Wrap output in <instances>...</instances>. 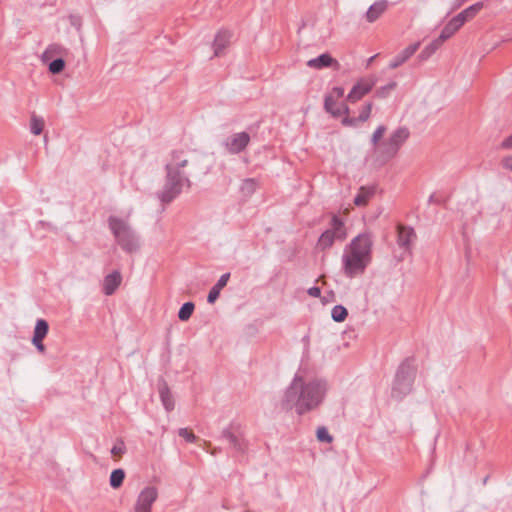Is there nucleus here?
I'll return each instance as SVG.
<instances>
[{
    "mask_svg": "<svg viewBox=\"0 0 512 512\" xmlns=\"http://www.w3.org/2000/svg\"><path fill=\"white\" fill-rule=\"evenodd\" d=\"M9 224L13 225V220L9 221V220H5L4 222V228H7L9 226Z\"/></svg>",
    "mask_w": 512,
    "mask_h": 512,
    "instance_id": "obj_47",
    "label": "nucleus"
},
{
    "mask_svg": "<svg viewBox=\"0 0 512 512\" xmlns=\"http://www.w3.org/2000/svg\"><path fill=\"white\" fill-rule=\"evenodd\" d=\"M229 277H230V274L229 273H226V274H223L220 279L218 280V282L214 285L217 289L221 290L223 289L228 280H229Z\"/></svg>",
    "mask_w": 512,
    "mask_h": 512,
    "instance_id": "obj_38",
    "label": "nucleus"
},
{
    "mask_svg": "<svg viewBox=\"0 0 512 512\" xmlns=\"http://www.w3.org/2000/svg\"><path fill=\"white\" fill-rule=\"evenodd\" d=\"M69 18H70L71 25L74 26L76 30H79L80 26H81L80 17L71 15Z\"/></svg>",
    "mask_w": 512,
    "mask_h": 512,
    "instance_id": "obj_40",
    "label": "nucleus"
},
{
    "mask_svg": "<svg viewBox=\"0 0 512 512\" xmlns=\"http://www.w3.org/2000/svg\"><path fill=\"white\" fill-rule=\"evenodd\" d=\"M502 165H503L504 168L512 171V156L505 157L502 160Z\"/></svg>",
    "mask_w": 512,
    "mask_h": 512,
    "instance_id": "obj_42",
    "label": "nucleus"
},
{
    "mask_svg": "<svg viewBox=\"0 0 512 512\" xmlns=\"http://www.w3.org/2000/svg\"><path fill=\"white\" fill-rule=\"evenodd\" d=\"M308 294L311 296V297H319L320 294H321V290L319 287H311L308 289Z\"/></svg>",
    "mask_w": 512,
    "mask_h": 512,
    "instance_id": "obj_44",
    "label": "nucleus"
},
{
    "mask_svg": "<svg viewBox=\"0 0 512 512\" xmlns=\"http://www.w3.org/2000/svg\"><path fill=\"white\" fill-rule=\"evenodd\" d=\"M462 26L452 18L442 29L440 33V42H444L452 37Z\"/></svg>",
    "mask_w": 512,
    "mask_h": 512,
    "instance_id": "obj_20",
    "label": "nucleus"
},
{
    "mask_svg": "<svg viewBox=\"0 0 512 512\" xmlns=\"http://www.w3.org/2000/svg\"><path fill=\"white\" fill-rule=\"evenodd\" d=\"M346 238V229L343 221L337 216L331 220V228L324 231L318 239L317 248L324 251L334 244L335 240H344Z\"/></svg>",
    "mask_w": 512,
    "mask_h": 512,
    "instance_id": "obj_6",
    "label": "nucleus"
},
{
    "mask_svg": "<svg viewBox=\"0 0 512 512\" xmlns=\"http://www.w3.org/2000/svg\"><path fill=\"white\" fill-rule=\"evenodd\" d=\"M194 308H195V306H194V303H192V302H187V303L183 304V306L180 308L179 313H178L179 319L181 321H187L191 317V315L194 311Z\"/></svg>",
    "mask_w": 512,
    "mask_h": 512,
    "instance_id": "obj_28",
    "label": "nucleus"
},
{
    "mask_svg": "<svg viewBox=\"0 0 512 512\" xmlns=\"http://www.w3.org/2000/svg\"><path fill=\"white\" fill-rule=\"evenodd\" d=\"M158 497L155 487L145 488L138 496L135 512H151V506Z\"/></svg>",
    "mask_w": 512,
    "mask_h": 512,
    "instance_id": "obj_10",
    "label": "nucleus"
},
{
    "mask_svg": "<svg viewBox=\"0 0 512 512\" xmlns=\"http://www.w3.org/2000/svg\"><path fill=\"white\" fill-rule=\"evenodd\" d=\"M388 9L387 0H378L374 2L367 10L365 18L367 22L373 23L378 20Z\"/></svg>",
    "mask_w": 512,
    "mask_h": 512,
    "instance_id": "obj_12",
    "label": "nucleus"
},
{
    "mask_svg": "<svg viewBox=\"0 0 512 512\" xmlns=\"http://www.w3.org/2000/svg\"><path fill=\"white\" fill-rule=\"evenodd\" d=\"M397 86V83L396 82H391L383 87H380L379 89L376 90L375 92V96L378 97V98H385L389 95V93L394 90Z\"/></svg>",
    "mask_w": 512,
    "mask_h": 512,
    "instance_id": "obj_31",
    "label": "nucleus"
},
{
    "mask_svg": "<svg viewBox=\"0 0 512 512\" xmlns=\"http://www.w3.org/2000/svg\"><path fill=\"white\" fill-rule=\"evenodd\" d=\"M48 71L53 74H60L64 71V58L58 57L48 63Z\"/></svg>",
    "mask_w": 512,
    "mask_h": 512,
    "instance_id": "obj_27",
    "label": "nucleus"
},
{
    "mask_svg": "<svg viewBox=\"0 0 512 512\" xmlns=\"http://www.w3.org/2000/svg\"><path fill=\"white\" fill-rule=\"evenodd\" d=\"M398 232V245L402 248L409 249L412 241L415 239L416 235L411 227H407L402 224L397 225Z\"/></svg>",
    "mask_w": 512,
    "mask_h": 512,
    "instance_id": "obj_13",
    "label": "nucleus"
},
{
    "mask_svg": "<svg viewBox=\"0 0 512 512\" xmlns=\"http://www.w3.org/2000/svg\"><path fill=\"white\" fill-rule=\"evenodd\" d=\"M48 332H49V324H48V322L45 319H43V318H39V319H37V321L35 323V327H34L32 338L45 339L47 334H48Z\"/></svg>",
    "mask_w": 512,
    "mask_h": 512,
    "instance_id": "obj_22",
    "label": "nucleus"
},
{
    "mask_svg": "<svg viewBox=\"0 0 512 512\" xmlns=\"http://www.w3.org/2000/svg\"><path fill=\"white\" fill-rule=\"evenodd\" d=\"M428 49H430V47H426V48H425V49H424V50L419 54L418 58H419L421 61L428 59V58L432 55V53H430V51H429Z\"/></svg>",
    "mask_w": 512,
    "mask_h": 512,
    "instance_id": "obj_45",
    "label": "nucleus"
},
{
    "mask_svg": "<svg viewBox=\"0 0 512 512\" xmlns=\"http://www.w3.org/2000/svg\"><path fill=\"white\" fill-rule=\"evenodd\" d=\"M373 190L365 187H361L358 194L354 199V203L357 206H364L368 203L369 199L373 195Z\"/></svg>",
    "mask_w": 512,
    "mask_h": 512,
    "instance_id": "obj_23",
    "label": "nucleus"
},
{
    "mask_svg": "<svg viewBox=\"0 0 512 512\" xmlns=\"http://www.w3.org/2000/svg\"><path fill=\"white\" fill-rule=\"evenodd\" d=\"M325 387L321 382L314 381L304 384L302 380V388L297 403V413L302 415L316 408L322 401Z\"/></svg>",
    "mask_w": 512,
    "mask_h": 512,
    "instance_id": "obj_4",
    "label": "nucleus"
},
{
    "mask_svg": "<svg viewBox=\"0 0 512 512\" xmlns=\"http://www.w3.org/2000/svg\"><path fill=\"white\" fill-rule=\"evenodd\" d=\"M230 38H231V35L230 33L224 31V32H219L216 37H215V40H214V44H213V47H214V55L215 56H220L222 55L223 51L229 46L230 44Z\"/></svg>",
    "mask_w": 512,
    "mask_h": 512,
    "instance_id": "obj_19",
    "label": "nucleus"
},
{
    "mask_svg": "<svg viewBox=\"0 0 512 512\" xmlns=\"http://www.w3.org/2000/svg\"><path fill=\"white\" fill-rule=\"evenodd\" d=\"M44 130V120L36 116L34 113L31 116L30 131L34 135H40Z\"/></svg>",
    "mask_w": 512,
    "mask_h": 512,
    "instance_id": "obj_25",
    "label": "nucleus"
},
{
    "mask_svg": "<svg viewBox=\"0 0 512 512\" xmlns=\"http://www.w3.org/2000/svg\"><path fill=\"white\" fill-rule=\"evenodd\" d=\"M220 291L221 290H219L215 286H213L208 294V298H207L208 302L214 303L216 301V299L219 297Z\"/></svg>",
    "mask_w": 512,
    "mask_h": 512,
    "instance_id": "obj_39",
    "label": "nucleus"
},
{
    "mask_svg": "<svg viewBox=\"0 0 512 512\" xmlns=\"http://www.w3.org/2000/svg\"><path fill=\"white\" fill-rule=\"evenodd\" d=\"M408 137L407 128H398L386 141L378 144L374 150L376 164L381 166L394 158Z\"/></svg>",
    "mask_w": 512,
    "mask_h": 512,
    "instance_id": "obj_3",
    "label": "nucleus"
},
{
    "mask_svg": "<svg viewBox=\"0 0 512 512\" xmlns=\"http://www.w3.org/2000/svg\"><path fill=\"white\" fill-rule=\"evenodd\" d=\"M443 42H440V38H438L437 40L433 41L428 47H430V49H428L430 51V53H434L439 47L440 45L442 44Z\"/></svg>",
    "mask_w": 512,
    "mask_h": 512,
    "instance_id": "obj_41",
    "label": "nucleus"
},
{
    "mask_svg": "<svg viewBox=\"0 0 512 512\" xmlns=\"http://www.w3.org/2000/svg\"><path fill=\"white\" fill-rule=\"evenodd\" d=\"M419 46V43H414L406 47L390 62L389 67L391 69H396L404 64L411 56L416 53V51L419 49Z\"/></svg>",
    "mask_w": 512,
    "mask_h": 512,
    "instance_id": "obj_15",
    "label": "nucleus"
},
{
    "mask_svg": "<svg viewBox=\"0 0 512 512\" xmlns=\"http://www.w3.org/2000/svg\"><path fill=\"white\" fill-rule=\"evenodd\" d=\"M316 436L320 442L331 443L333 440V437L328 433L325 427H319L317 429Z\"/></svg>",
    "mask_w": 512,
    "mask_h": 512,
    "instance_id": "obj_32",
    "label": "nucleus"
},
{
    "mask_svg": "<svg viewBox=\"0 0 512 512\" xmlns=\"http://www.w3.org/2000/svg\"><path fill=\"white\" fill-rule=\"evenodd\" d=\"M230 440H231L232 442H236V439H235V437H234L233 435H230Z\"/></svg>",
    "mask_w": 512,
    "mask_h": 512,
    "instance_id": "obj_48",
    "label": "nucleus"
},
{
    "mask_svg": "<svg viewBox=\"0 0 512 512\" xmlns=\"http://www.w3.org/2000/svg\"><path fill=\"white\" fill-rule=\"evenodd\" d=\"M333 94L336 95V99H339L344 95V89L341 87H335L333 89Z\"/></svg>",
    "mask_w": 512,
    "mask_h": 512,
    "instance_id": "obj_46",
    "label": "nucleus"
},
{
    "mask_svg": "<svg viewBox=\"0 0 512 512\" xmlns=\"http://www.w3.org/2000/svg\"><path fill=\"white\" fill-rule=\"evenodd\" d=\"M179 435L181 437H183L187 442H194L196 439V436L194 435V433L187 428L180 429Z\"/></svg>",
    "mask_w": 512,
    "mask_h": 512,
    "instance_id": "obj_36",
    "label": "nucleus"
},
{
    "mask_svg": "<svg viewBox=\"0 0 512 512\" xmlns=\"http://www.w3.org/2000/svg\"><path fill=\"white\" fill-rule=\"evenodd\" d=\"M371 111H372V103H367L361 110L359 116L357 119L355 118H351L349 119L348 117H346L344 119V123H350V124H355L357 121H360V122H365L369 119L370 117V114H371Z\"/></svg>",
    "mask_w": 512,
    "mask_h": 512,
    "instance_id": "obj_24",
    "label": "nucleus"
},
{
    "mask_svg": "<svg viewBox=\"0 0 512 512\" xmlns=\"http://www.w3.org/2000/svg\"><path fill=\"white\" fill-rule=\"evenodd\" d=\"M501 148L512 149V134L501 143Z\"/></svg>",
    "mask_w": 512,
    "mask_h": 512,
    "instance_id": "obj_43",
    "label": "nucleus"
},
{
    "mask_svg": "<svg viewBox=\"0 0 512 512\" xmlns=\"http://www.w3.org/2000/svg\"><path fill=\"white\" fill-rule=\"evenodd\" d=\"M307 66L313 69H322L325 67L335 66L337 69L339 68V63L336 59H334L330 54L324 53L318 56L317 58L310 59L307 62Z\"/></svg>",
    "mask_w": 512,
    "mask_h": 512,
    "instance_id": "obj_14",
    "label": "nucleus"
},
{
    "mask_svg": "<svg viewBox=\"0 0 512 512\" xmlns=\"http://www.w3.org/2000/svg\"><path fill=\"white\" fill-rule=\"evenodd\" d=\"M122 281L121 274L118 271H114L108 274L104 278L103 291L106 295H112L116 289L120 286Z\"/></svg>",
    "mask_w": 512,
    "mask_h": 512,
    "instance_id": "obj_18",
    "label": "nucleus"
},
{
    "mask_svg": "<svg viewBox=\"0 0 512 512\" xmlns=\"http://www.w3.org/2000/svg\"><path fill=\"white\" fill-rule=\"evenodd\" d=\"M414 380V370L409 363L404 362L400 365L393 387V395L397 398L409 393Z\"/></svg>",
    "mask_w": 512,
    "mask_h": 512,
    "instance_id": "obj_7",
    "label": "nucleus"
},
{
    "mask_svg": "<svg viewBox=\"0 0 512 512\" xmlns=\"http://www.w3.org/2000/svg\"><path fill=\"white\" fill-rule=\"evenodd\" d=\"M332 318L334 321L336 322H343L347 315H348V312H347V309L341 305H336L333 309H332Z\"/></svg>",
    "mask_w": 512,
    "mask_h": 512,
    "instance_id": "obj_29",
    "label": "nucleus"
},
{
    "mask_svg": "<svg viewBox=\"0 0 512 512\" xmlns=\"http://www.w3.org/2000/svg\"><path fill=\"white\" fill-rule=\"evenodd\" d=\"M125 478V472L123 469H115L112 471L110 475V485L113 488H119Z\"/></svg>",
    "mask_w": 512,
    "mask_h": 512,
    "instance_id": "obj_26",
    "label": "nucleus"
},
{
    "mask_svg": "<svg viewBox=\"0 0 512 512\" xmlns=\"http://www.w3.org/2000/svg\"><path fill=\"white\" fill-rule=\"evenodd\" d=\"M324 107L327 112L332 114L334 117H339L342 114H347L349 109L344 104H339L337 99H335L332 95H329L325 98Z\"/></svg>",
    "mask_w": 512,
    "mask_h": 512,
    "instance_id": "obj_17",
    "label": "nucleus"
},
{
    "mask_svg": "<svg viewBox=\"0 0 512 512\" xmlns=\"http://www.w3.org/2000/svg\"><path fill=\"white\" fill-rule=\"evenodd\" d=\"M56 53V46L50 45L42 54L41 59L43 63H49L53 54Z\"/></svg>",
    "mask_w": 512,
    "mask_h": 512,
    "instance_id": "obj_35",
    "label": "nucleus"
},
{
    "mask_svg": "<svg viewBox=\"0 0 512 512\" xmlns=\"http://www.w3.org/2000/svg\"><path fill=\"white\" fill-rule=\"evenodd\" d=\"M159 394L161 401L166 408L167 411H171L174 409V400L169 390V387L166 383L159 388Z\"/></svg>",
    "mask_w": 512,
    "mask_h": 512,
    "instance_id": "obj_21",
    "label": "nucleus"
},
{
    "mask_svg": "<svg viewBox=\"0 0 512 512\" xmlns=\"http://www.w3.org/2000/svg\"><path fill=\"white\" fill-rule=\"evenodd\" d=\"M43 340L44 339H40V338H32V344L35 346V348L37 349V351L41 354H43L46 350V347L43 343Z\"/></svg>",
    "mask_w": 512,
    "mask_h": 512,
    "instance_id": "obj_37",
    "label": "nucleus"
},
{
    "mask_svg": "<svg viewBox=\"0 0 512 512\" xmlns=\"http://www.w3.org/2000/svg\"><path fill=\"white\" fill-rule=\"evenodd\" d=\"M373 241L369 233L359 234L345 248L342 262L347 277L353 278L364 273L372 260Z\"/></svg>",
    "mask_w": 512,
    "mask_h": 512,
    "instance_id": "obj_1",
    "label": "nucleus"
},
{
    "mask_svg": "<svg viewBox=\"0 0 512 512\" xmlns=\"http://www.w3.org/2000/svg\"><path fill=\"white\" fill-rule=\"evenodd\" d=\"M302 388V377L296 376L291 385L285 391L283 400L281 402V408L285 411H290L295 407L297 409L298 397L300 395V389Z\"/></svg>",
    "mask_w": 512,
    "mask_h": 512,
    "instance_id": "obj_9",
    "label": "nucleus"
},
{
    "mask_svg": "<svg viewBox=\"0 0 512 512\" xmlns=\"http://www.w3.org/2000/svg\"><path fill=\"white\" fill-rule=\"evenodd\" d=\"M125 444L123 441H119L117 444L113 446L111 449V454L117 459L121 458L122 455L125 453Z\"/></svg>",
    "mask_w": 512,
    "mask_h": 512,
    "instance_id": "obj_33",
    "label": "nucleus"
},
{
    "mask_svg": "<svg viewBox=\"0 0 512 512\" xmlns=\"http://www.w3.org/2000/svg\"><path fill=\"white\" fill-rule=\"evenodd\" d=\"M109 227L123 250L133 252L138 248L134 234L125 221L116 217H110Z\"/></svg>",
    "mask_w": 512,
    "mask_h": 512,
    "instance_id": "obj_5",
    "label": "nucleus"
},
{
    "mask_svg": "<svg viewBox=\"0 0 512 512\" xmlns=\"http://www.w3.org/2000/svg\"><path fill=\"white\" fill-rule=\"evenodd\" d=\"M483 8V3L478 2L476 4L471 5L466 8L455 17H453L461 26H463L467 21L472 20Z\"/></svg>",
    "mask_w": 512,
    "mask_h": 512,
    "instance_id": "obj_16",
    "label": "nucleus"
},
{
    "mask_svg": "<svg viewBox=\"0 0 512 512\" xmlns=\"http://www.w3.org/2000/svg\"><path fill=\"white\" fill-rule=\"evenodd\" d=\"M183 153L182 150L173 151V162L166 166L167 182L161 193V200L165 203L172 201L181 191L184 179L179 174L178 169L187 165V160L182 158Z\"/></svg>",
    "mask_w": 512,
    "mask_h": 512,
    "instance_id": "obj_2",
    "label": "nucleus"
},
{
    "mask_svg": "<svg viewBox=\"0 0 512 512\" xmlns=\"http://www.w3.org/2000/svg\"><path fill=\"white\" fill-rule=\"evenodd\" d=\"M386 132V127L381 125L379 126L375 132L373 133L372 135V142L374 144V146L376 147L378 144H380V140L381 138L383 137V135L385 134Z\"/></svg>",
    "mask_w": 512,
    "mask_h": 512,
    "instance_id": "obj_34",
    "label": "nucleus"
},
{
    "mask_svg": "<svg viewBox=\"0 0 512 512\" xmlns=\"http://www.w3.org/2000/svg\"><path fill=\"white\" fill-rule=\"evenodd\" d=\"M377 79L375 76L370 75L364 78H361L357 81V83L353 86L351 91L347 96V101L351 103H355L365 95H367L373 87L376 85Z\"/></svg>",
    "mask_w": 512,
    "mask_h": 512,
    "instance_id": "obj_8",
    "label": "nucleus"
},
{
    "mask_svg": "<svg viewBox=\"0 0 512 512\" xmlns=\"http://www.w3.org/2000/svg\"><path fill=\"white\" fill-rule=\"evenodd\" d=\"M250 136L246 132H240L232 135L226 142L227 150L232 154L242 152L249 144Z\"/></svg>",
    "mask_w": 512,
    "mask_h": 512,
    "instance_id": "obj_11",
    "label": "nucleus"
},
{
    "mask_svg": "<svg viewBox=\"0 0 512 512\" xmlns=\"http://www.w3.org/2000/svg\"><path fill=\"white\" fill-rule=\"evenodd\" d=\"M257 187V183L254 179H246L241 185V191L244 195H251Z\"/></svg>",
    "mask_w": 512,
    "mask_h": 512,
    "instance_id": "obj_30",
    "label": "nucleus"
}]
</instances>
